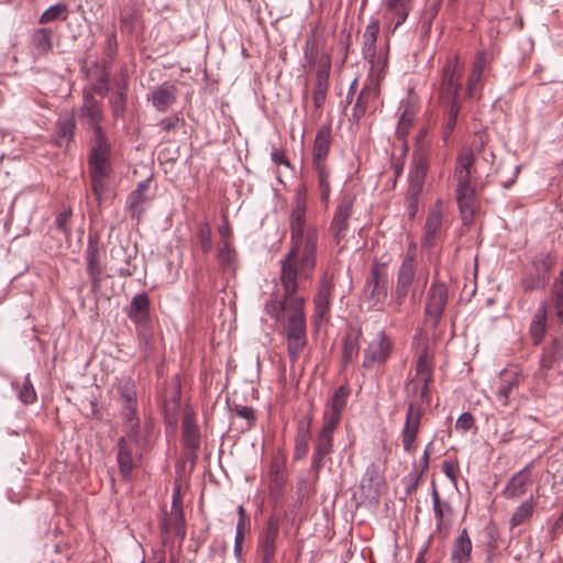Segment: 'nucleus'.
<instances>
[{"instance_id":"0e129e2a","label":"nucleus","mask_w":563,"mask_h":563,"mask_svg":"<svg viewBox=\"0 0 563 563\" xmlns=\"http://www.w3.org/2000/svg\"><path fill=\"white\" fill-rule=\"evenodd\" d=\"M473 426L474 417L470 412L462 413L455 422V429L462 430L464 432L468 431Z\"/></svg>"},{"instance_id":"6e6552de","label":"nucleus","mask_w":563,"mask_h":563,"mask_svg":"<svg viewBox=\"0 0 563 563\" xmlns=\"http://www.w3.org/2000/svg\"><path fill=\"white\" fill-rule=\"evenodd\" d=\"M448 302V289L442 283H432L427 295L423 322L435 329L443 316Z\"/></svg>"},{"instance_id":"c756f323","label":"nucleus","mask_w":563,"mask_h":563,"mask_svg":"<svg viewBox=\"0 0 563 563\" xmlns=\"http://www.w3.org/2000/svg\"><path fill=\"white\" fill-rule=\"evenodd\" d=\"M519 386V375L517 371H504L501 373L499 385L496 390V398L503 406L509 404V397L514 389Z\"/></svg>"},{"instance_id":"338daca9","label":"nucleus","mask_w":563,"mask_h":563,"mask_svg":"<svg viewBox=\"0 0 563 563\" xmlns=\"http://www.w3.org/2000/svg\"><path fill=\"white\" fill-rule=\"evenodd\" d=\"M416 372H417V375L420 377V379H423V377H426L427 375L432 376L431 368L428 364L426 356H420L418 358L417 365H416Z\"/></svg>"},{"instance_id":"423d86ee","label":"nucleus","mask_w":563,"mask_h":563,"mask_svg":"<svg viewBox=\"0 0 563 563\" xmlns=\"http://www.w3.org/2000/svg\"><path fill=\"white\" fill-rule=\"evenodd\" d=\"M428 129L422 128L418 132L412 152V162L410 167V194L418 196L422 192L424 180L429 168V158L431 154V142L427 140Z\"/></svg>"},{"instance_id":"393cba45","label":"nucleus","mask_w":563,"mask_h":563,"mask_svg":"<svg viewBox=\"0 0 563 563\" xmlns=\"http://www.w3.org/2000/svg\"><path fill=\"white\" fill-rule=\"evenodd\" d=\"M530 466V464L525 466L508 481L504 489V496L507 499H517L526 494L527 487L532 483Z\"/></svg>"},{"instance_id":"f704fd0d","label":"nucleus","mask_w":563,"mask_h":563,"mask_svg":"<svg viewBox=\"0 0 563 563\" xmlns=\"http://www.w3.org/2000/svg\"><path fill=\"white\" fill-rule=\"evenodd\" d=\"M431 495L434 517L437 520L435 527L438 531H442V529L446 528V521L452 519L453 508L449 501L440 499L439 493L434 486Z\"/></svg>"},{"instance_id":"13d9d810","label":"nucleus","mask_w":563,"mask_h":563,"mask_svg":"<svg viewBox=\"0 0 563 563\" xmlns=\"http://www.w3.org/2000/svg\"><path fill=\"white\" fill-rule=\"evenodd\" d=\"M110 106L114 118L122 117L126 108V93L123 90L118 91L110 98Z\"/></svg>"},{"instance_id":"de8ad7c7","label":"nucleus","mask_w":563,"mask_h":563,"mask_svg":"<svg viewBox=\"0 0 563 563\" xmlns=\"http://www.w3.org/2000/svg\"><path fill=\"white\" fill-rule=\"evenodd\" d=\"M183 442L192 451L198 450L200 445L198 427L189 419H185L183 422Z\"/></svg>"},{"instance_id":"412c9836","label":"nucleus","mask_w":563,"mask_h":563,"mask_svg":"<svg viewBox=\"0 0 563 563\" xmlns=\"http://www.w3.org/2000/svg\"><path fill=\"white\" fill-rule=\"evenodd\" d=\"M137 444L139 441H131L128 437H121L118 442L117 462L123 479H128L135 467L133 448Z\"/></svg>"},{"instance_id":"1a4fd4ad","label":"nucleus","mask_w":563,"mask_h":563,"mask_svg":"<svg viewBox=\"0 0 563 563\" xmlns=\"http://www.w3.org/2000/svg\"><path fill=\"white\" fill-rule=\"evenodd\" d=\"M78 117L81 125L92 131V133L104 132L101 122L103 111L101 102L91 95V87L82 89V104L79 108Z\"/></svg>"},{"instance_id":"f257e3e1","label":"nucleus","mask_w":563,"mask_h":563,"mask_svg":"<svg viewBox=\"0 0 563 563\" xmlns=\"http://www.w3.org/2000/svg\"><path fill=\"white\" fill-rule=\"evenodd\" d=\"M300 278L299 271L288 265H280L279 283L282 297L275 296L265 306V312L276 321L288 311L286 325L287 352L291 364H295L307 344L305 298L297 295Z\"/></svg>"},{"instance_id":"f8f14e48","label":"nucleus","mask_w":563,"mask_h":563,"mask_svg":"<svg viewBox=\"0 0 563 563\" xmlns=\"http://www.w3.org/2000/svg\"><path fill=\"white\" fill-rule=\"evenodd\" d=\"M443 202L438 199L428 211L421 241L423 247L430 250L437 244L443 229Z\"/></svg>"},{"instance_id":"052dcab7","label":"nucleus","mask_w":563,"mask_h":563,"mask_svg":"<svg viewBox=\"0 0 563 563\" xmlns=\"http://www.w3.org/2000/svg\"><path fill=\"white\" fill-rule=\"evenodd\" d=\"M482 76H483L482 74H478L473 70L471 71V74L468 75V78H467V84H466V92H465L466 98L472 99L475 97L477 85L479 84Z\"/></svg>"},{"instance_id":"f3484780","label":"nucleus","mask_w":563,"mask_h":563,"mask_svg":"<svg viewBox=\"0 0 563 563\" xmlns=\"http://www.w3.org/2000/svg\"><path fill=\"white\" fill-rule=\"evenodd\" d=\"M353 205L354 198L346 195L336 206L331 223V230L333 232V239L338 244L346 236L349 219L352 216Z\"/></svg>"},{"instance_id":"a878e982","label":"nucleus","mask_w":563,"mask_h":563,"mask_svg":"<svg viewBox=\"0 0 563 563\" xmlns=\"http://www.w3.org/2000/svg\"><path fill=\"white\" fill-rule=\"evenodd\" d=\"M312 417L306 416L297 423L295 437L294 460L300 461L307 456L310 441Z\"/></svg>"},{"instance_id":"6e6d98bb","label":"nucleus","mask_w":563,"mask_h":563,"mask_svg":"<svg viewBox=\"0 0 563 563\" xmlns=\"http://www.w3.org/2000/svg\"><path fill=\"white\" fill-rule=\"evenodd\" d=\"M548 282V276H543L533 271L522 279V286L526 291H533L545 288Z\"/></svg>"},{"instance_id":"2eb2a0df","label":"nucleus","mask_w":563,"mask_h":563,"mask_svg":"<svg viewBox=\"0 0 563 563\" xmlns=\"http://www.w3.org/2000/svg\"><path fill=\"white\" fill-rule=\"evenodd\" d=\"M111 145L106 132L93 133L88 156L89 168L111 169Z\"/></svg>"},{"instance_id":"c85d7f7f","label":"nucleus","mask_w":563,"mask_h":563,"mask_svg":"<svg viewBox=\"0 0 563 563\" xmlns=\"http://www.w3.org/2000/svg\"><path fill=\"white\" fill-rule=\"evenodd\" d=\"M401 107L404 109L398 120L396 135L399 140L406 141L418 113V106L411 100H406L401 101Z\"/></svg>"},{"instance_id":"774afa93","label":"nucleus","mask_w":563,"mask_h":563,"mask_svg":"<svg viewBox=\"0 0 563 563\" xmlns=\"http://www.w3.org/2000/svg\"><path fill=\"white\" fill-rule=\"evenodd\" d=\"M70 216H71V211L68 209V210L62 211L56 217L55 224H56L57 229L60 230L63 233L68 232L67 221L69 220Z\"/></svg>"},{"instance_id":"5fc2aeb1","label":"nucleus","mask_w":563,"mask_h":563,"mask_svg":"<svg viewBox=\"0 0 563 563\" xmlns=\"http://www.w3.org/2000/svg\"><path fill=\"white\" fill-rule=\"evenodd\" d=\"M271 481H269V490L271 496L274 499H277L282 495V490L285 485V476L278 466L272 465L269 472Z\"/></svg>"},{"instance_id":"6ab92c4d","label":"nucleus","mask_w":563,"mask_h":563,"mask_svg":"<svg viewBox=\"0 0 563 563\" xmlns=\"http://www.w3.org/2000/svg\"><path fill=\"white\" fill-rule=\"evenodd\" d=\"M333 287L332 276L324 273L320 278L318 292L313 299L316 321H321L329 312Z\"/></svg>"},{"instance_id":"b1692460","label":"nucleus","mask_w":563,"mask_h":563,"mask_svg":"<svg viewBox=\"0 0 563 563\" xmlns=\"http://www.w3.org/2000/svg\"><path fill=\"white\" fill-rule=\"evenodd\" d=\"M85 257L87 262V273L91 280V288L92 290H98L101 286L102 267L99 258L98 244L91 239L88 241Z\"/></svg>"},{"instance_id":"37998d69","label":"nucleus","mask_w":563,"mask_h":563,"mask_svg":"<svg viewBox=\"0 0 563 563\" xmlns=\"http://www.w3.org/2000/svg\"><path fill=\"white\" fill-rule=\"evenodd\" d=\"M547 329V305L542 302L538 311L536 312L531 324H530V335L531 340L536 345L540 344L544 338Z\"/></svg>"},{"instance_id":"f03ea898","label":"nucleus","mask_w":563,"mask_h":563,"mask_svg":"<svg viewBox=\"0 0 563 563\" xmlns=\"http://www.w3.org/2000/svg\"><path fill=\"white\" fill-rule=\"evenodd\" d=\"M290 250L280 260V265H288L299 271L300 278H311L317 264V247L319 234L314 227L306 225V205L300 198L291 211Z\"/></svg>"},{"instance_id":"9b49d317","label":"nucleus","mask_w":563,"mask_h":563,"mask_svg":"<svg viewBox=\"0 0 563 563\" xmlns=\"http://www.w3.org/2000/svg\"><path fill=\"white\" fill-rule=\"evenodd\" d=\"M278 536L279 520L277 517L271 516L266 527L260 532L257 540V553L262 563L273 562L277 549Z\"/></svg>"},{"instance_id":"72a5a7b5","label":"nucleus","mask_w":563,"mask_h":563,"mask_svg":"<svg viewBox=\"0 0 563 563\" xmlns=\"http://www.w3.org/2000/svg\"><path fill=\"white\" fill-rule=\"evenodd\" d=\"M444 108L443 121L441 125V137L446 144L456 125L457 117L461 110L459 102H440Z\"/></svg>"},{"instance_id":"7c9ffc66","label":"nucleus","mask_w":563,"mask_h":563,"mask_svg":"<svg viewBox=\"0 0 563 563\" xmlns=\"http://www.w3.org/2000/svg\"><path fill=\"white\" fill-rule=\"evenodd\" d=\"M331 128L322 125L316 135L313 144V165L325 164V158L330 152Z\"/></svg>"},{"instance_id":"bf43d9fd","label":"nucleus","mask_w":563,"mask_h":563,"mask_svg":"<svg viewBox=\"0 0 563 563\" xmlns=\"http://www.w3.org/2000/svg\"><path fill=\"white\" fill-rule=\"evenodd\" d=\"M246 525L242 522L236 523V531L234 538V555L240 559L242 555V547L245 539Z\"/></svg>"},{"instance_id":"a19ab883","label":"nucleus","mask_w":563,"mask_h":563,"mask_svg":"<svg viewBox=\"0 0 563 563\" xmlns=\"http://www.w3.org/2000/svg\"><path fill=\"white\" fill-rule=\"evenodd\" d=\"M379 32V22L377 20L372 21L365 29L363 34V54L364 57L374 65L376 54V40Z\"/></svg>"},{"instance_id":"7ed1b4c3","label":"nucleus","mask_w":563,"mask_h":563,"mask_svg":"<svg viewBox=\"0 0 563 563\" xmlns=\"http://www.w3.org/2000/svg\"><path fill=\"white\" fill-rule=\"evenodd\" d=\"M421 283L424 287L428 283V274L418 273L415 245L410 247L401 261L397 271L396 282L391 290L389 306L394 312H400L408 296L416 298V286Z\"/></svg>"},{"instance_id":"e433bc0d","label":"nucleus","mask_w":563,"mask_h":563,"mask_svg":"<svg viewBox=\"0 0 563 563\" xmlns=\"http://www.w3.org/2000/svg\"><path fill=\"white\" fill-rule=\"evenodd\" d=\"M31 47L35 56H44L53 48L52 30L36 29L31 34Z\"/></svg>"},{"instance_id":"79ce46f5","label":"nucleus","mask_w":563,"mask_h":563,"mask_svg":"<svg viewBox=\"0 0 563 563\" xmlns=\"http://www.w3.org/2000/svg\"><path fill=\"white\" fill-rule=\"evenodd\" d=\"M111 169L106 168H89V176L91 181V189L96 200L101 203L103 195L108 190L106 179L109 177Z\"/></svg>"},{"instance_id":"5701e85b","label":"nucleus","mask_w":563,"mask_h":563,"mask_svg":"<svg viewBox=\"0 0 563 563\" xmlns=\"http://www.w3.org/2000/svg\"><path fill=\"white\" fill-rule=\"evenodd\" d=\"M349 389L344 386H340L335 389L330 402L327 405L323 412V422L339 426L341 421L342 411L346 406V398Z\"/></svg>"},{"instance_id":"ea45409f","label":"nucleus","mask_w":563,"mask_h":563,"mask_svg":"<svg viewBox=\"0 0 563 563\" xmlns=\"http://www.w3.org/2000/svg\"><path fill=\"white\" fill-rule=\"evenodd\" d=\"M218 262L222 271L235 272L238 267V254L229 241H221L218 249Z\"/></svg>"},{"instance_id":"09e8293b","label":"nucleus","mask_w":563,"mask_h":563,"mask_svg":"<svg viewBox=\"0 0 563 563\" xmlns=\"http://www.w3.org/2000/svg\"><path fill=\"white\" fill-rule=\"evenodd\" d=\"M534 509V504L532 501V498H529L521 503L515 510V512L511 516L510 519V527L515 528L522 523H525L527 520H529L532 517Z\"/></svg>"},{"instance_id":"864d4df0","label":"nucleus","mask_w":563,"mask_h":563,"mask_svg":"<svg viewBox=\"0 0 563 563\" xmlns=\"http://www.w3.org/2000/svg\"><path fill=\"white\" fill-rule=\"evenodd\" d=\"M313 167L318 174V185H319V189H320V198L322 201H328L330 191H331L330 181H329L330 173H329L325 164H317V165H313Z\"/></svg>"},{"instance_id":"a211bd4d","label":"nucleus","mask_w":563,"mask_h":563,"mask_svg":"<svg viewBox=\"0 0 563 563\" xmlns=\"http://www.w3.org/2000/svg\"><path fill=\"white\" fill-rule=\"evenodd\" d=\"M151 183V177L140 181L135 190H133L126 198V211L130 213V217L135 219L137 222L141 221L146 210V203L152 200V197L147 195Z\"/></svg>"},{"instance_id":"ddd939ff","label":"nucleus","mask_w":563,"mask_h":563,"mask_svg":"<svg viewBox=\"0 0 563 563\" xmlns=\"http://www.w3.org/2000/svg\"><path fill=\"white\" fill-rule=\"evenodd\" d=\"M338 426L323 422L313 441L311 466L316 473L324 466V457L333 452V433Z\"/></svg>"},{"instance_id":"dca6fc26","label":"nucleus","mask_w":563,"mask_h":563,"mask_svg":"<svg viewBox=\"0 0 563 563\" xmlns=\"http://www.w3.org/2000/svg\"><path fill=\"white\" fill-rule=\"evenodd\" d=\"M163 527L165 531L177 534L181 540L186 537L183 499L179 487H175L173 490L170 511L166 515Z\"/></svg>"},{"instance_id":"9d476101","label":"nucleus","mask_w":563,"mask_h":563,"mask_svg":"<svg viewBox=\"0 0 563 563\" xmlns=\"http://www.w3.org/2000/svg\"><path fill=\"white\" fill-rule=\"evenodd\" d=\"M423 410L421 406L413 400L408 401L405 424L401 430V442L404 451L412 453L416 450V440L421 426Z\"/></svg>"},{"instance_id":"4c0bfd02","label":"nucleus","mask_w":563,"mask_h":563,"mask_svg":"<svg viewBox=\"0 0 563 563\" xmlns=\"http://www.w3.org/2000/svg\"><path fill=\"white\" fill-rule=\"evenodd\" d=\"M76 122L73 114L60 115L56 122V143L67 146L74 139Z\"/></svg>"},{"instance_id":"39448f33","label":"nucleus","mask_w":563,"mask_h":563,"mask_svg":"<svg viewBox=\"0 0 563 563\" xmlns=\"http://www.w3.org/2000/svg\"><path fill=\"white\" fill-rule=\"evenodd\" d=\"M303 66H308L316 70L312 100L314 107L320 109L325 101L329 89L331 56L320 49L319 43L313 34L306 38L303 45Z\"/></svg>"},{"instance_id":"473e14b6","label":"nucleus","mask_w":563,"mask_h":563,"mask_svg":"<svg viewBox=\"0 0 563 563\" xmlns=\"http://www.w3.org/2000/svg\"><path fill=\"white\" fill-rule=\"evenodd\" d=\"M472 548V541L468 532L464 528L453 542L451 552L452 563H467L471 559Z\"/></svg>"},{"instance_id":"4d7b16f0","label":"nucleus","mask_w":563,"mask_h":563,"mask_svg":"<svg viewBox=\"0 0 563 563\" xmlns=\"http://www.w3.org/2000/svg\"><path fill=\"white\" fill-rule=\"evenodd\" d=\"M197 236L201 250L205 253H209L212 250L213 244L211 239V227L208 222H202L199 224Z\"/></svg>"},{"instance_id":"c9c22d12","label":"nucleus","mask_w":563,"mask_h":563,"mask_svg":"<svg viewBox=\"0 0 563 563\" xmlns=\"http://www.w3.org/2000/svg\"><path fill=\"white\" fill-rule=\"evenodd\" d=\"M122 418L125 435L131 441H140V419L137 417V405L123 406Z\"/></svg>"},{"instance_id":"58836bf2","label":"nucleus","mask_w":563,"mask_h":563,"mask_svg":"<svg viewBox=\"0 0 563 563\" xmlns=\"http://www.w3.org/2000/svg\"><path fill=\"white\" fill-rule=\"evenodd\" d=\"M364 291L371 307L379 309V306L386 300L388 291V282H365Z\"/></svg>"},{"instance_id":"aec40b11","label":"nucleus","mask_w":563,"mask_h":563,"mask_svg":"<svg viewBox=\"0 0 563 563\" xmlns=\"http://www.w3.org/2000/svg\"><path fill=\"white\" fill-rule=\"evenodd\" d=\"M379 85L371 80L361 89L352 109V119L358 121L365 115L371 104L378 98Z\"/></svg>"},{"instance_id":"49530a36","label":"nucleus","mask_w":563,"mask_h":563,"mask_svg":"<svg viewBox=\"0 0 563 563\" xmlns=\"http://www.w3.org/2000/svg\"><path fill=\"white\" fill-rule=\"evenodd\" d=\"M360 334H346L343 342L342 363L346 366L360 352Z\"/></svg>"},{"instance_id":"8fccbe9b","label":"nucleus","mask_w":563,"mask_h":563,"mask_svg":"<svg viewBox=\"0 0 563 563\" xmlns=\"http://www.w3.org/2000/svg\"><path fill=\"white\" fill-rule=\"evenodd\" d=\"M551 302L555 308L556 316L563 322V274L554 279L551 289Z\"/></svg>"},{"instance_id":"c03bdc74","label":"nucleus","mask_w":563,"mask_h":563,"mask_svg":"<svg viewBox=\"0 0 563 563\" xmlns=\"http://www.w3.org/2000/svg\"><path fill=\"white\" fill-rule=\"evenodd\" d=\"M115 388L122 402V407L128 405L136 406V386L131 377L123 376L119 378Z\"/></svg>"},{"instance_id":"603ef678","label":"nucleus","mask_w":563,"mask_h":563,"mask_svg":"<svg viewBox=\"0 0 563 563\" xmlns=\"http://www.w3.org/2000/svg\"><path fill=\"white\" fill-rule=\"evenodd\" d=\"M68 7L65 3H56L46 9L40 16V23H48L53 21H65L68 18Z\"/></svg>"},{"instance_id":"a18cd8bd","label":"nucleus","mask_w":563,"mask_h":563,"mask_svg":"<svg viewBox=\"0 0 563 563\" xmlns=\"http://www.w3.org/2000/svg\"><path fill=\"white\" fill-rule=\"evenodd\" d=\"M12 387L18 391V398L25 405L32 404L36 400V391L31 382L30 374H27L20 383L12 382Z\"/></svg>"},{"instance_id":"0eeeda50","label":"nucleus","mask_w":563,"mask_h":563,"mask_svg":"<svg viewBox=\"0 0 563 563\" xmlns=\"http://www.w3.org/2000/svg\"><path fill=\"white\" fill-rule=\"evenodd\" d=\"M463 68L460 66L459 57L452 56L446 59L442 74L439 88L440 102H459L457 96L461 91V78Z\"/></svg>"},{"instance_id":"e2e57ef3","label":"nucleus","mask_w":563,"mask_h":563,"mask_svg":"<svg viewBox=\"0 0 563 563\" xmlns=\"http://www.w3.org/2000/svg\"><path fill=\"white\" fill-rule=\"evenodd\" d=\"M91 95L98 93L100 97H104L109 91V74H103L100 78L92 85Z\"/></svg>"},{"instance_id":"2f4dec72","label":"nucleus","mask_w":563,"mask_h":563,"mask_svg":"<svg viewBox=\"0 0 563 563\" xmlns=\"http://www.w3.org/2000/svg\"><path fill=\"white\" fill-rule=\"evenodd\" d=\"M387 14L395 19L394 29L407 20L413 7V0H383Z\"/></svg>"},{"instance_id":"20e7f679","label":"nucleus","mask_w":563,"mask_h":563,"mask_svg":"<svg viewBox=\"0 0 563 563\" xmlns=\"http://www.w3.org/2000/svg\"><path fill=\"white\" fill-rule=\"evenodd\" d=\"M474 154L471 150L461 152L456 158L454 179L456 181V200L464 224H471L477 208L475 187L471 183Z\"/></svg>"},{"instance_id":"bb28decb","label":"nucleus","mask_w":563,"mask_h":563,"mask_svg":"<svg viewBox=\"0 0 563 563\" xmlns=\"http://www.w3.org/2000/svg\"><path fill=\"white\" fill-rule=\"evenodd\" d=\"M150 298L146 292L136 294L130 303L128 317L136 325H145L150 318Z\"/></svg>"},{"instance_id":"3c124183","label":"nucleus","mask_w":563,"mask_h":563,"mask_svg":"<svg viewBox=\"0 0 563 563\" xmlns=\"http://www.w3.org/2000/svg\"><path fill=\"white\" fill-rule=\"evenodd\" d=\"M554 264L555 256L551 252H540L532 260L533 271L548 277Z\"/></svg>"},{"instance_id":"69168bd1","label":"nucleus","mask_w":563,"mask_h":563,"mask_svg":"<svg viewBox=\"0 0 563 563\" xmlns=\"http://www.w3.org/2000/svg\"><path fill=\"white\" fill-rule=\"evenodd\" d=\"M234 412L247 421L249 426H252L255 421L254 409L249 406H235Z\"/></svg>"},{"instance_id":"cd10ccee","label":"nucleus","mask_w":563,"mask_h":563,"mask_svg":"<svg viewBox=\"0 0 563 563\" xmlns=\"http://www.w3.org/2000/svg\"><path fill=\"white\" fill-rule=\"evenodd\" d=\"M177 92L178 90L175 85L170 82H163L161 86L155 88L152 93L151 100L153 107L161 112L167 111L176 101Z\"/></svg>"},{"instance_id":"680f3d73","label":"nucleus","mask_w":563,"mask_h":563,"mask_svg":"<svg viewBox=\"0 0 563 563\" xmlns=\"http://www.w3.org/2000/svg\"><path fill=\"white\" fill-rule=\"evenodd\" d=\"M422 476L423 475H421V473H418L417 470H413L404 478V482L406 483L407 495H410L417 489Z\"/></svg>"},{"instance_id":"4be33fe9","label":"nucleus","mask_w":563,"mask_h":563,"mask_svg":"<svg viewBox=\"0 0 563 563\" xmlns=\"http://www.w3.org/2000/svg\"><path fill=\"white\" fill-rule=\"evenodd\" d=\"M563 362V343L554 339L542 351L539 374L545 376L549 371L556 369Z\"/></svg>"},{"instance_id":"4468645a","label":"nucleus","mask_w":563,"mask_h":563,"mask_svg":"<svg viewBox=\"0 0 563 563\" xmlns=\"http://www.w3.org/2000/svg\"><path fill=\"white\" fill-rule=\"evenodd\" d=\"M391 352V341L380 331L376 338L364 350V360L362 366L365 369H372L375 366L384 364Z\"/></svg>"}]
</instances>
